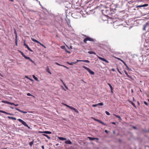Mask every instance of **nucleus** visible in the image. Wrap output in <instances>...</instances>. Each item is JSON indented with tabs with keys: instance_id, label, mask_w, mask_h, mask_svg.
<instances>
[{
	"instance_id": "49",
	"label": "nucleus",
	"mask_w": 149,
	"mask_h": 149,
	"mask_svg": "<svg viewBox=\"0 0 149 149\" xmlns=\"http://www.w3.org/2000/svg\"><path fill=\"white\" fill-rule=\"evenodd\" d=\"M30 51H32V50L30 49L29 47H26Z\"/></svg>"
},
{
	"instance_id": "22",
	"label": "nucleus",
	"mask_w": 149,
	"mask_h": 149,
	"mask_svg": "<svg viewBox=\"0 0 149 149\" xmlns=\"http://www.w3.org/2000/svg\"><path fill=\"white\" fill-rule=\"evenodd\" d=\"M33 78L37 81H38L39 80H38V78L36 77L35 75H33Z\"/></svg>"
},
{
	"instance_id": "5",
	"label": "nucleus",
	"mask_w": 149,
	"mask_h": 149,
	"mask_svg": "<svg viewBox=\"0 0 149 149\" xmlns=\"http://www.w3.org/2000/svg\"><path fill=\"white\" fill-rule=\"evenodd\" d=\"M18 120L21 122L23 125L26 127H27L29 128H30V127L28 126V125L25 122L21 119H18Z\"/></svg>"
},
{
	"instance_id": "31",
	"label": "nucleus",
	"mask_w": 149,
	"mask_h": 149,
	"mask_svg": "<svg viewBox=\"0 0 149 149\" xmlns=\"http://www.w3.org/2000/svg\"><path fill=\"white\" fill-rule=\"evenodd\" d=\"M124 63L125 66H126L127 68V70L130 71L131 70V69H130L128 67V66H127V64H125V63Z\"/></svg>"
},
{
	"instance_id": "20",
	"label": "nucleus",
	"mask_w": 149,
	"mask_h": 149,
	"mask_svg": "<svg viewBox=\"0 0 149 149\" xmlns=\"http://www.w3.org/2000/svg\"><path fill=\"white\" fill-rule=\"evenodd\" d=\"M31 39L33 42H36L37 43H39V42L38 40H36L34 38H31Z\"/></svg>"
},
{
	"instance_id": "16",
	"label": "nucleus",
	"mask_w": 149,
	"mask_h": 149,
	"mask_svg": "<svg viewBox=\"0 0 149 149\" xmlns=\"http://www.w3.org/2000/svg\"><path fill=\"white\" fill-rule=\"evenodd\" d=\"M67 63L69 65H72L73 64H75L77 63V62H71L69 63V62H67Z\"/></svg>"
},
{
	"instance_id": "8",
	"label": "nucleus",
	"mask_w": 149,
	"mask_h": 149,
	"mask_svg": "<svg viewBox=\"0 0 149 149\" xmlns=\"http://www.w3.org/2000/svg\"><path fill=\"white\" fill-rule=\"evenodd\" d=\"M15 109L17 110L18 111H19L20 112H21L23 113H27V112L26 111H22V110H20L19 109L17 108H15Z\"/></svg>"
},
{
	"instance_id": "55",
	"label": "nucleus",
	"mask_w": 149,
	"mask_h": 149,
	"mask_svg": "<svg viewBox=\"0 0 149 149\" xmlns=\"http://www.w3.org/2000/svg\"><path fill=\"white\" fill-rule=\"evenodd\" d=\"M41 147L42 149H44V146H42Z\"/></svg>"
},
{
	"instance_id": "23",
	"label": "nucleus",
	"mask_w": 149,
	"mask_h": 149,
	"mask_svg": "<svg viewBox=\"0 0 149 149\" xmlns=\"http://www.w3.org/2000/svg\"><path fill=\"white\" fill-rule=\"evenodd\" d=\"M18 52H19L24 57L25 56H26V55L23 53V52H21V51H19V50H18Z\"/></svg>"
},
{
	"instance_id": "26",
	"label": "nucleus",
	"mask_w": 149,
	"mask_h": 149,
	"mask_svg": "<svg viewBox=\"0 0 149 149\" xmlns=\"http://www.w3.org/2000/svg\"><path fill=\"white\" fill-rule=\"evenodd\" d=\"M43 135L45 136H46V137L49 139H51V137H50L49 136H48L47 134H43Z\"/></svg>"
},
{
	"instance_id": "33",
	"label": "nucleus",
	"mask_w": 149,
	"mask_h": 149,
	"mask_svg": "<svg viewBox=\"0 0 149 149\" xmlns=\"http://www.w3.org/2000/svg\"><path fill=\"white\" fill-rule=\"evenodd\" d=\"M24 58L26 59H29V60L31 59L29 57H27L26 56H25Z\"/></svg>"
},
{
	"instance_id": "32",
	"label": "nucleus",
	"mask_w": 149,
	"mask_h": 149,
	"mask_svg": "<svg viewBox=\"0 0 149 149\" xmlns=\"http://www.w3.org/2000/svg\"><path fill=\"white\" fill-rule=\"evenodd\" d=\"M2 102L3 103H5L7 104H8V102L7 101H4V100H2Z\"/></svg>"
},
{
	"instance_id": "37",
	"label": "nucleus",
	"mask_w": 149,
	"mask_h": 149,
	"mask_svg": "<svg viewBox=\"0 0 149 149\" xmlns=\"http://www.w3.org/2000/svg\"><path fill=\"white\" fill-rule=\"evenodd\" d=\"M8 104H11V105H15V104L14 103H11V102H8Z\"/></svg>"
},
{
	"instance_id": "10",
	"label": "nucleus",
	"mask_w": 149,
	"mask_h": 149,
	"mask_svg": "<svg viewBox=\"0 0 149 149\" xmlns=\"http://www.w3.org/2000/svg\"><path fill=\"white\" fill-rule=\"evenodd\" d=\"M149 24V22H146V24L143 26V30H146V28L147 26Z\"/></svg>"
},
{
	"instance_id": "27",
	"label": "nucleus",
	"mask_w": 149,
	"mask_h": 149,
	"mask_svg": "<svg viewBox=\"0 0 149 149\" xmlns=\"http://www.w3.org/2000/svg\"><path fill=\"white\" fill-rule=\"evenodd\" d=\"M109 86L110 89H111V90H112V89H113V88L112 87V86L109 83H108L107 84Z\"/></svg>"
},
{
	"instance_id": "35",
	"label": "nucleus",
	"mask_w": 149,
	"mask_h": 149,
	"mask_svg": "<svg viewBox=\"0 0 149 149\" xmlns=\"http://www.w3.org/2000/svg\"><path fill=\"white\" fill-rule=\"evenodd\" d=\"M148 6V4H144L142 5V7L147 6Z\"/></svg>"
},
{
	"instance_id": "24",
	"label": "nucleus",
	"mask_w": 149,
	"mask_h": 149,
	"mask_svg": "<svg viewBox=\"0 0 149 149\" xmlns=\"http://www.w3.org/2000/svg\"><path fill=\"white\" fill-rule=\"evenodd\" d=\"M88 53L89 54H94L95 55H96V53H95V52H92V51H89L88 52Z\"/></svg>"
},
{
	"instance_id": "34",
	"label": "nucleus",
	"mask_w": 149,
	"mask_h": 149,
	"mask_svg": "<svg viewBox=\"0 0 149 149\" xmlns=\"http://www.w3.org/2000/svg\"><path fill=\"white\" fill-rule=\"evenodd\" d=\"M97 106H102L103 105V104L102 103H100L97 104Z\"/></svg>"
},
{
	"instance_id": "40",
	"label": "nucleus",
	"mask_w": 149,
	"mask_h": 149,
	"mask_svg": "<svg viewBox=\"0 0 149 149\" xmlns=\"http://www.w3.org/2000/svg\"><path fill=\"white\" fill-rule=\"evenodd\" d=\"M97 106V104H93L92 105V106L93 107H96Z\"/></svg>"
},
{
	"instance_id": "17",
	"label": "nucleus",
	"mask_w": 149,
	"mask_h": 149,
	"mask_svg": "<svg viewBox=\"0 0 149 149\" xmlns=\"http://www.w3.org/2000/svg\"><path fill=\"white\" fill-rule=\"evenodd\" d=\"M62 49H64L65 52H68V53L70 54V52L69 51H68L67 50V49L65 48V47H61Z\"/></svg>"
},
{
	"instance_id": "47",
	"label": "nucleus",
	"mask_w": 149,
	"mask_h": 149,
	"mask_svg": "<svg viewBox=\"0 0 149 149\" xmlns=\"http://www.w3.org/2000/svg\"><path fill=\"white\" fill-rule=\"evenodd\" d=\"M62 66H63V67H64V68H67V69H68V68H69L68 67H66V66H65V65H62Z\"/></svg>"
},
{
	"instance_id": "42",
	"label": "nucleus",
	"mask_w": 149,
	"mask_h": 149,
	"mask_svg": "<svg viewBox=\"0 0 149 149\" xmlns=\"http://www.w3.org/2000/svg\"><path fill=\"white\" fill-rule=\"evenodd\" d=\"M117 70L118 72H119V73H120V74H122V73L119 71V69L117 68Z\"/></svg>"
},
{
	"instance_id": "63",
	"label": "nucleus",
	"mask_w": 149,
	"mask_h": 149,
	"mask_svg": "<svg viewBox=\"0 0 149 149\" xmlns=\"http://www.w3.org/2000/svg\"><path fill=\"white\" fill-rule=\"evenodd\" d=\"M112 124H114V125H115L116 124V123L115 122H112Z\"/></svg>"
},
{
	"instance_id": "39",
	"label": "nucleus",
	"mask_w": 149,
	"mask_h": 149,
	"mask_svg": "<svg viewBox=\"0 0 149 149\" xmlns=\"http://www.w3.org/2000/svg\"><path fill=\"white\" fill-rule=\"evenodd\" d=\"M78 62H83V60H79L77 59L76 62H77V63Z\"/></svg>"
},
{
	"instance_id": "29",
	"label": "nucleus",
	"mask_w": 149,
	"mask_h": 149,
	"mask_svg": "<svg viewBox=\"0 0 149 149\" xmlns=\"http://www.w3.org/2000/svg\"><path fill=\"white\" fill-rule=\"evenodd\" d=\"M15 43H17V34L15 36Z\"/></svg>"
},
{
	"instance_id": "52",
	"label": "nucleus",
	"mask_w": 149,
	"mask_h": 149,
	"mask_svg": "<svg viewBox=\"0 0 149 149\" xmlns=\"http://www.w3.org/2000/svg\"><path fill=\"white\" fill-rule=\"evenodd\" d=\"M118 60H120L121 61H122V62H123L124 63V61H123L120 58H118Z\"/></svg>"
},
{
	"instance_id": "28",
	"label": "nucleus",
	"mask_w": 149,
	"mask_h": 149,
	"mask_svg": "<svg viewBox=\"0 0 149 149\" xmlns=\"http://www.w3.org/2000/svg\"><path fill=\"white\" fill-rule=\"evenodd\" d=\"M33 141H31V142H30L29 143V145H30V146H32V145H33Z\"/></svg>"
},
{
	"instance_id": "53",
	"label": "nucleus",
	"mask_w": 149,
	"mask_h": 149,
	"mask_svg": "<svg viewBox=\"0 0 149 149\" xmlns=\"http://www.w3.org/2000/svg\"><path fill=\"white\" fill-rule=\"evenodd\" d=\"M111 70H112L113 71V72H114V71H115V69H114V68H112V69H111Z\"/></svg>"
},
{
	"instance_id": "14",
	"label": "nucleus",
	"mask_w": 149,
	"mask_h": 149,
	"mask_svg": "<svg viewBox=\"0 0 149 149\" xmlns=\"http://www.w3.org/2000/svg\"><path fill=\"white\" fill-rule=\"evenodd\" d=\"M88 138L91 141L93 140L94 139H98L97 138H92L90 137H88Z\"/></svg>"
},
{
	"instance_id": "36",
	"label": "nucleus",
	"mask_w": 149,
	"mask_h": 149,
	"mask_svg": "<svg viewBox=\"0 0 149 149\" xmlns=\"http://www.w3.org/2000/svg\"><path fill=\"white\" fill-rule=\"evenodd\" d=\"M105 113L107 115H110V114L107 111H106Z\"/></svg>"
},
{
	"instance_id": "2",
	"label": "nucleus",
	"mask_w": 149,
	"mask_h": 149,
	"mask_svg": "<svg viewBox=\"0 0 149 149\" xmlns=\"http://www.w3.org/2000/svg\"><path fill=\"white\" fill-rule=\"evenodd\" d=\"M85 37L86 38L84 39V42L85 43H87V41L91 42H95V39H93L89 37H88L86 36H85Z\"/></svg>"
},
{
	"instance_id": "61",
	"label": "nucleus",
	"mask_w": 149,
	"mask_h": 149,
	"mask_svg": "<svg viewBox=\"0 0 149 149\" xmlns=\"http://www.w3.org/2000/svg\"><path fill=\"white\" fill-rule=\"evenodd\" d=\"M105 132L106 133H107L108 132V131L107 130H105Z\"/></svg>"
},
{
	"instance_id": "41",
	"label": "nucleus",
	"mask_w": 149,
	"mask_h": 149,
	"mask_svg": "<svg viewBox=\"0 0 149 149\" xmlns=\"http://www.w3.org/2000/svg\"><path fill=\"white\" fill-rule=\"evenodd\" d=\"M141 7H142V5L137 6H136L137 8H138V7L141 8Z\"/></svg>"
},
{
	"instance_id": "44",
	"label": "nucleus",
	"mask_w": 149,
	"mask_h": 149,
	"mask_svg": "<svg viewBox=\"0 0 149 149\" xmlns=\"http://www.w3.org/2000/svg\"><path fill=\"white\" fill-rule=\"evenodd\" d=\"M38 43L40 45L42 46V47H45L44 45H43V44L41 43H40L39 42V43Z\"/></svg>"
},
{
	"instance_id": "45",
	"label": "nucleus",
	"mask_w": 149,
	"mask_h": 149,
	"mask_svg": "<svg viewBox=\"0 0 149 149\" xmlns=\"http://www.w3.org/2000/svg\"><path fill=\"white\" fill-rule=\"evenodd\" d=\"M38 43L40 45L42 46V47H45L44 45H43V44L41 43H40L39 42V43Z\"/></svg>"
},
{
	"instance_id": "19",
	"label": "nucleus",
	"mask_w": 149,
	"mask_h": 149,
	"mask_svg": "<svg viewBox=\"0 0 149 149\" xmlns=\"http://www.w3.org/2000/svg\"><path fill=\"white\" fill-rule=\"evenodd\" d=\"M124 72L125 74L127 75V76L129 77L131 79H132V78L127 73V72L126 71H124Z\"/></svg>"
},
{
	"instance_id": "48",
	"label": "nucleus",
	"mask_w": 149,
	"mask_h": 149,
	"mask_svg": "<svg viewBox=\"0 0 149 149\" xmlns=\"http://www.w3.org/2000/svg\"><path fill=\"white\" fill-rule=\"evenodd\" d=\"M94 120H95V121H97V122H98V121L99 120H98V119H95V118H93Z\"/></svg>"
},
{
	"instance_id": "30",
	"label": "nucleus",
	"mask_w": 149,
	"mask_h": 149,
	"mask_svg": "<svg viewBox=\"0 0 149 149\" xmlns=\"http://www.w3.org/2000/svg\"><path fill=\"white\" fill-rule=\"evenodd\" d=\"M83 62L87 63H90L89 61L88 60H83Z\"/></svg>"
},
{
	"instance_id": "60",
	"label": "nucleus",
	"mask_w": 149,
	"mask_h": 149,
	"mask_svg": "<svg viewBox=\"0 0 149 149\" xmlns=\"http://www.w3.org/2000/svg\"><path fill=\"white\" fill-rule=\"evenodd\" d=\"M29 79L30 80H31V81H33V79H31V78H29Z\"/></svg>"
},
{
	"instance_id": "46",
	"label": "nucleus",
	"mask_w": 149,
	"mask_h": 149,
	"mask_svg": "<svg viewBox=\"0 0 149 149\" xmlns=\"http://www.w3.org/2000/svg\"><path fill=\"white\" fill-rule=\"evenodd\" d=\"M55 64L58 65H60V66H62V65H61L60 64H59L58 63H55Z\"/></svg>"
},
{
	"instance_id": "62",
	"label": "nucleus",
	"mask_w": 149,
	"mask_h": 149,
	"mask_svg": "<svg viewBox=\"0 0 149 149\" xmlns=\"http://www.w3.org/2000/svg\"><path fill=\"white\" fill-rule=\"evenodd\" d=\"M82 81L84 82V83H86V82L85 81H83V80H81Z\"/></svg>"
},
{
	"instance_id": "25",
	"label": "nucleus",
	"mask_w": 149,
	"mask_h": 149,
	"mask_svg": "<svg viewBox=\"0 0 149 149\" xmlns=\"http://www.w3.org/2000/svg\"><path fill=\"white\" fill-rule=\"evenodd\" d=\"M113 115L115 116L116 117L118 118L120 120H121V118L120 116H118L115 114H113Z\"/></svg>"
},
{
	"instance_id": "4",
	"label": "nucleus",
	"mask_w": 149,
	"mask_h": 149,
	"mask_svg": "<svg viewBox=\"0 0 149 149\" xmlns=\"http://www.w3.org/2000/svg\"><path fill=\"white\" fill-rule=\"evenodd\" d=\"M18 120L21 122L23 125L26 127H27L29 128H30V127L28 126V125L25 122L21 119H18Z\"/></svg>"
},
{
	"instance_id": "12",
	"label": "nucleus",
	"mask_w": 149,
	"mask_h": 149,
	"mask_svg": "<svg viewBox=\"0 0 149 149\" xmlns=\"http://www.w3.org/2000/svg\"><path fill=\"white\" fill-rule=\"evenodd\" d=\"M65 143L66 144H71L72 143L71 141L69 140L66 141H65Z\"/></svg>"
},
{
	"instance_id": "9",
	"label": "nucleus",
	"mask_w": 149,
	"mask_h": 149,
	"mask_svg": "<svg viewBox=\"0 0 149 149\" xmlns=\"http://www.w3.org/2000/svg\"><path fill=\"white\" fill-rule=\"evenodd\" d=\"M0 112L2 113H5V114H7V115H12V114L6 112L5 111H2V110H0Z\"/></svg>"
},
{
	"instance_id": "3",
	"label": "nucleus",
	"mask_w": 149,
	"mask_h": 149,
	"mask_svg": "<svg viewBox=\"0 0 149 149\" xmlns=\"http://www.w3.org/2000/svg\"><path fill=\"white\" fill-rule=\"evenodd\" d=\"M83 68H84L87 71H88L92 75L94 74L95 73L94 72L91 70L89 68L85 66H83Z\"/></svg>"
},
{
	"instance_id": "51",
	"label": "nucleus",
	"mask_w": 149,
	"mask_h": 149,
	"mask_svg": "<svg viewBox=\"0 0 149 149\" xmlns=\"http://www.w3.org/2000/svg\"><path fill=\"white\" fill-rule=\"evenodd\" d=\"M29 61L31 62L32 63H34V61L31 59Z\"/></svg>"
},
{
	"instance_id": "15",
	"label": "nucleus",
	"mask_w": 149,
	"mask_h": 149,
	"mask_svg": "<svg viewBox=\"0 0 149 149\" xmlns=\"http://www.w3.org/2000/svg\"><path fill=\"white\" fill-rule=\"evenodd\" d=\"M46 70L47 72L48 73H49L50 74H52V73L49 71V69L48 66H47V67Z\"/></svg>"
},
{
	"instance_id": "1",
	"label": "nucleus",
	"mask_w": 149,
	"mask_h": 149,
	"mask_svg": "<svg viewBox=\"0 0 149 149\" xmlns=\"http://www.w3.org/2000/svg\"><path fill=\"white\" fill-rule=\"evenodd\" d=\"M102 13L105 16H108L109 15H111L113 14V12L114 11L112 10L109 7H104V9L102 10Z\"/></svg>"
},
{
	"instance_id": "18",
	"label": "nucleus",
	"mask_w": 149,
	"mask_h": 149,
	"mask_svg": "<svg viewBox=\"0 0 149 149\" xmlns=\"http://www.w3.org/2000/svg\"><path fill=\"white\" fill-rule=\"evenodd\" d=\"M8 118L9 119H13L14 120H16V118H15L10 117L9 116H8Z\"/></svg>"
},
{
	"instance_id": "64",
	"label": "nucleus",
	"mask_w": 149,
	"mask_h": 149,
	"mask_svg": "<svg viewBox=\"0 0 149 149\" xmlns=\"http://www.w3.org/2000/svg\"><path fill=\"white\" fill-rule=\"evenodd\" d=\"M10 108L12 109H14V108L13 107H10Z\"/></svg>"
},
{
	"instance_id": "56",
	"label": "nucleus",
	"mask_w": 149,
	"mask_h": 149,
	"mask_svg": "<svg viewBox=\"0 0 149 149\" xmlns=\"http://www.w3.org/2000/svg\"><path fill=\"white\" fill-rule=\"evenodd\" d=\"M24 45H25L26 47H28V45H27L25 43H24Z\"/></svg>"
},
{
	"instance_id": "43",
	"label": "nucleus",
	"mask_w": 149,
	"mask_h": 149,
	"mask_svg": "<svg viewBox=\"0 0 149 149\" xmlns=\"http://www.w3.org/2000/svg\"><path fill=\"white\" fill-rule=\"evenodd\" d=\"M144 104L145 105H148V103H147L146 102V101H144Z\"/></svg>"
},
{
	"instance_id": "54",
	"label": "nucleus",
	"mask_w": 149,
	"mask_h": 149,
	"mask_svg": "<svg viewBox=\"0 0 149 149\" xmlns=\"http://www.w3.org/2000/svg\"><path fill=\"white\" fill-rule=\"evenodd\" d=\"M132 127L134 129H136V127L135 126H133Z\"/></svg>"
},
{
	"instance_id": "59",
	"label": "nucleus",
	"mask_w": 149,
	"mask_h": 149,
	"mask_svg": "<svg viewBox=\"0 0 149 149\" xmlns=\"http://www.w3.org/2000/svg\"><path fill=\"white\" fill-rule=\"evenodd\" d=\"M69 49H72V47H68Z\"/></svg>"
},
{
	"instance_id": "58",
	"label": "nucleus",
	"mask_w": 149,
	"mask_h": 149,
	"mask_svg": "<svg viewBox=\"0 0 149 149\" xmlns=\"http://www.w3.org/2000/svg\"><path fill=\"white\" fill-rule=\"evenodd\" d=\"M64 105L65 106H66V107H68V106H69L68 105H67V104H65Z\"/></svg>"
},
{
	"instance_id": "57",
	"label": "nucleus",
	"mask_w": 149,
	"mask_h": 149,
	"mask_svg": "<svg viewBox=\"0 0 149 149\" xmlns=\"http://www.w3.org/2000/svg\"><path fill=\"white\" fill-rule=\"evenodd\" d=\"M14 105L16 106H18L19 105L18 104H15V105Z\"/></svg>"
},
{
	"instance_id": "7",
	"label": "nucleus",
	"mask_w": 149,
	"mask_h": 149,
	"mask_svg": "<svg viewBox=\"0 0 149 149\" xmlns=\"http://www.w3.org/2000/svg\"><path fill=\"white\" fill-rule=\"evenodd\" d=\"M68 107L70 109H72V110H74L75 111L76 113H78L79 112V111H78L76 109L74 108L73 107L70 106H68Z\"/></svg>"
},
{
	"instance_id": "21",
	"label": "nucleus",
	"mask_w": 149,
	"mask_h": 149,
	"mask_svg": "<svg viewBox=\"0 0 149 149\" xmlns=\"http://www.w3.org/2000/svg\"><path fill=\"white\" fill-rule=\"evenodd\" d=\"M98 122L102 124V125H106L103 122H102L100 120H99L98 121Z\"/></svg>"
},
{
	"instance_id": "6",
	"label": "nucleus",
	"mask_w": 149,
	"mask_h": 149,
	"mask_svg": "<svg viewBox=\"0 0 149 149\" xmlns=\"http://www.w3.org/2000/svg\"><path fill=\"white\" fill-rule=\"evenodd\" d=\"M98 57L99 58V59L105 62L106 63H109V62L106 59L104 58H102L100 56H98Z\"/></svg>"
},
{
	"instance_id": "13",
	"label": "nucleus",
	"mask_w": 149,
	"mask_h": 149,
	"mask_svg": "<svg viewBox=\"0 0 149 149\" xmlns=\"http://www.w3.org/2000/svg\"><path fill=\"white\" fill-rule=\"evenodd\" d=\"M58 139L60 140H62V141H65L66 139V138L63 137H58Z\"/></svg>"
},
{
	"instance_id": "11",
	"label": "nucleus",
	"mask_w": 149,
	"mask_h": 149,
	"mask_svg": "<svg viewBox=\"0 0 149 149\" xmlns=\"http://www.w3.org/2000/svg\"><path fill=\"white\" fill-rule=\"evenodd\" d=\"M40 133H44L45 134H51L52 133L51 132L48 131H45L43 132H41Z\"/></svg>"
},
{
	"instance_id": "38",
	"label": "nucleus",
	"mask_w": 149,
	"mask_h": 149,
	"mask_svg": "<svg viewBox=\"0 0 149 149\" xmlns=\"http://www.w3.org/2000/svg\"><path fill=\"white\" fill-rule=\"evenodd\" d=\"M63 85L66 89H68V88L65 85V84L64 83H63Z\"/></svg>"
},
{
	"instance_id": "50",
	"label": "nucleus",
	"mask_w": 149,
	"mask_h": 149,
	"mask_svg": "<svg viewBox=\"0 0 149 149\" xmlns=\"http://www.w3.org/2000/svg\"><path fill=\"white\" fill-rule=\"evenodd\" d=\"M27 95L29 96L31 95V94L30 93H28L27 94Z\"/></svg>"
}]
</instances>
